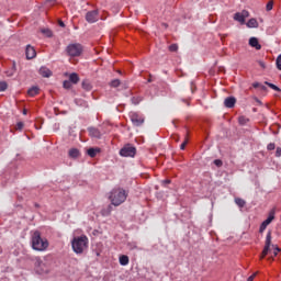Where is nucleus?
Segmentation results:
<instances>
[{"label": "nucleus", "mask_w": 281, "mask_h": 281, "mask_svg": "<svg viewBox=\"0 0 281 281\" xmlns=\"http://www.w3.org/2000/svg\"><path fill=\"white\" fill-rule=\"evenodd\" d=\"M34 267L36 273H40V276L49 273L52 269H54V257L47 255L43 258L35 257L34 258Z\"/></svg>", "instance_id": "f257e3e1"}, {"label": "nucleus", "mask_w": 281, "mask_h": 281, "mask_svg": "<svg viewBox=\"0 0 281 281\" xmlns=\"http://www.w3.org/2000/svg\"><path fill=\"white\" fill-rule=\"evenodd\" d=\"M31 245L34 251H47L49 241L41 236V232L34 231L31 235Z\"/></svg>", "instance_id": "f03ea898"}, {"label": "nucleus", "mask_w": 281, "mask_h": 281, "mask_svg": "<svg viewBox=\"0 0 281 281\" xmlns=\"http://www.w3.org/2000/svg\"><path fill=\"white\" fill-rule=\"evenodd\" d=\"M128 198V193H126V190L122 188H116L113 189L110 192L109 200L111 201V204L114 205L115 207L122 205Z\"/></svg>", "instance_id": "7ed1b4c3"}, {"label": "nucleus", "mask_w": 281, "mask_h": 281, "mask_svg": "<svg viewBox=\"0 0 281 281\" xmlns=\"http://www.w3.org/2000/svg\"><path fill=\"white\" fill-rule=\"evenodd\" d=\"M71 247L75 254H78V255L85 254V249L89 247V238L85 235L75 237L71 240Z\"/></svg>", "instance_id": "20e7f679"}, {"label": "nucleus", "mask_w": 281, "mask_h": 281, "mask_svg": "<svg viewBox=\"0 0 281 281\" xmlns=\"http://www.w3.org/2000/svg\"><path fill=\"white\" fill-rule=\"evenodd\" d=\"M65 52L69 58H79V56H82L85 47L80 43H70L67 45Z\"/></svg>", "instance_id": "39448f33"}, {"label": "nucleus", "mask_w": 281, "mask_h": 281, "mask_svg": "<svg viewBox=\"0 0 281 281\" xmlns=\"http://www.w3.org/2000/svg\"><path fill=\"white\" fill-rule=\"evenodd\" d=\"M271 248L273 249L272 254L273 256H278V254H280V248L276 245H271V231H269L267 233V236H266V244H265V247H263V250H262V254H261V260L268 256L269 254H271Z\"/></svg>", "instance_id": "423d86ee"}, {"label": "nucleus", "mask_w": 281, "mask_h": 281, "mask_svg": "<svg viewBox=\"0 0 281 281\" xmlns=\"http://www.w3.org/2000/svg\"><path fill=\"white\" fill-rule=\"evenodd\" d=\"M121 157H135L137 155V148L135 146L127 144L120 150Z\"/></svg>", "instance_id": "0eeeda50"}, {"label": "nucleus", "mask_w": 281, "mask_h": 281, "mask_svg": "<svg viewBox=\"0 0 281 281\" xmlns=\"http://www.w3.org/2000/svg\"><path fill=\"white\" fill-rule=\"evenodd\" d=\"M249 19V11L243 10L241 12H237L234 14V21H237L241 25H245V20Z\"/></svg>", "instance_id": "6e6552de"}, {"label": "nucleus", "mask_w": 281, "mask_h": 281, "mask_svg": "<svg viewBox=\"0 0 281 281\" xmlns=\"http://www.w3.org/2000/svg\"><path fill=\"white\" fill-rule=\"evenodd\" d=\"M100 12L98 10H92L86 13V21L88 23H98Z\"/></svg>", "instance_id": "1a4fd4ad"}, {"label": "nucleus", "mask_w": 281, "mask_h": 281, "mask_svg": "<svg viewBox=\"0 0 281 281\" xmlns=\"http://www.w3.org/2000/svg\"><path fill=\"white\" fill-rule=\"evenodd\" d=\"M131 122L134 126H142L144 124V116L137 114V113H132L130 115Z\"/></svg>", "instance_id": "9d476101"}, {"label": "nucleus", "mask_w": 281, "mask_h": 281, "mask_svg": "<svg viewBox=\"0 0 281 281\" xmlns=\"http://www.w3.org/2000/svg\"><path fill=\"white\" fill-rule=\"evenodd\" d=\"M25 54H26L27 60H32V58H36V49H34L32 45L26 46Z\"/></svg>", "instance_id": "9b49d317"}, {"label": "nucleus", "mask_w": 281, "mask_h": 281, "mask_svg": "<svg viewBox=\"0 0 281 281\" xmlns=\"http://www.w3.org/2000/svg\"><path fill=\"white\" fill-rule=\"evenodd\" d=\"M224 106L226 109H234L236 106V99L234 97H228L224 100Z\"/></svg>", "instance_id": "f8f14e48"}, {"label": "nucleus", "mask_w": 281, "mask_h": 281, "mask_svg": "<svg viewBox=\"0 0 281 281\" xmlns=\"http://www.w3.org/2000/svg\"><path fill=\"white\" fill-rule=\"evenodd\" d=\"M88 133L90 137H95L97 139H100L102 137V133L95 127H89Z\"/></svg>", "instance_id": "ddd939ff"}, {"label": "nucleus", "mask_w": 281, "mask_h": 281, "mask_svg": "<svg viewBox=\"0 0 281 281\" xmlns=\"http://www.w3.org/2000/svg\"><path fill=\"white\" fill-rule=\"evenodd\" d=\"M249 45L250 47H255V49H262V46L260 45V43L258 42V38L256 37H250Z\"/></svg>", "instance_id": "4468645a"}, {"label": "nucleus", "mask_w": 281, "mask_h": 281, "mask_svg": "<svg viewBox=\"0 0 281 281\" xmlns=\"http://www.w3.org/2000/svg\"><path fill=\"white\" fill-rule=\"evenodd\" d=\"M274 218H276V210H271L269 212V215H268L267 220H265L263 223L266 225H271V223L273 222Z\"/></svg>", "instance_id": "2eb2a0df"}, {"label": "nucleus", "mask_w": 281, "mask_h": 281, "mask_svg": "<svg viewBox=\"0 0 281 281\" xmlns=\"http://www.w3.org/2000/svg\"><path fill=\"white\" fill-rule=\"evenodd\" d=\"M4 74L8 78H12V76L16 74V61H13L11 69L7 70Z\"/></svg>", "instance_id": "dca6fc26"}, {"label": "nucleus", "mask_w": 281, "mask_h": 281, "mask_svg": "<svg viewBox=\"0 0 281 281\" xmlns=\"http://www.w3.org/2000/svg\"><path fill=\"white\" fill-rule=\"evenodd\" d=\"M40 75H42L43 78H49L52 76V70L47 67H41Z\"/></svg>", "instance_id": "f3484780"}, {"label": "nucleus", "mask_w": 281, "mask_h": 281, "mask_svg": "<svg viewBox=\"0 0 281 281\" xmlns=\"http://www.w3.org/2000/svg\"><path fill=\"white\" fill-rule=\"evenodd\" d=\"M40 91H41V89H40L38 87L34 86V87H32V88H30V89L27 90V94H29L31 98H34L35 95H38Z\"/></svg>", "instance_id": "a211bd4d"}, {"label": "nucleus", "mask_w": 281, "mask_h": 281, "mask_svg": "<svg viewBox=\"0 0 281 281\" xmlns=\"http://www.w3.org/2000/svg\"><path fill=\"white\" fill-rule=\"evenodd\" d=\"M68 155L71 159H78V157H80V150H78V148H71L69 149Z\"/></svg>", "instance_id": "6ab92c4d"}, {"label": "nucleus", "mask_w": 281, "mask_h": 281, "mask_svg": "<svg viewBox=\"0 0 281 281\" xmlns=\"http://www.w3.org/2000/svg\"><path fill=\"white\" fill-rule=\"evenodd\" d=\"M119 262L122 267H126L128 265V262H131V260L128 259V256L126 255H122L119 258Z\"/></svg>", "instance_id": "aec40b11"}, {"label": "nucleus", "mask_w": 281, "mask_h": 281, "mask_svg": "<svg viewBox=\"0 0 281 281\" xmlns=\"http://www.w3.org/2000/svg\"><path fill=\"white\" fill-rule=\"evenodd\" d=\"M69 81L72 82V85H78V82H80V77H78V74L72 72L69 76Z\"/></svg>", "instance_id": "412c9836"}, {"label": "nucleus", "mask_w": 281, "mask_h": 281, "mask_svg": "<svg viewBox=\"0 0 281 281\" xmlns=\"http://www.w3.org/2000/svg\"><path fill=\"white\" fill-rule=\"evenodd\" d=\"M111 212H113L112 205H108L105 209L101 210L102 216H111Z\"/></svg>", "instance_id": "4be33fe9"}, {"label": "nucleus", "mask_w": 281, "mask_h": 281, "mask_svg": "<svg viewBox=\"0 0 281 281\" xmlns=\"http://www.w3.org/2000/svg\"><path fill=\"white\" fill-rule=\"evenodd\" d=\"M100 153V148H89L87 155L91 158L95 157Z\"/></svg>", "instance_id": "5701e85b"}, {"label": "nucleus", "mask_w": 281, "mask_h": 281, "mask_svg": "<svg viewBox=\"0 0 281 281\" xmlns=\"http://www.w3.org/2000/svg\"><path fill=\"white\" fill-rule=\"evenodd\" d=\"M247 27H258V20L256 19H250L248 22H247Z\"/></svg>", "instance_id": "b1692460"}, {"label": "nucleus", "mask_w": 281, "mask_h": 281, "mask_svg": "<svg viewBox=\"0 0 281 281\" xmlns=\"http://www.w3.org/2000/svg\"><path fill=\"white\" fill-rule=\"evenodd\" d=\"M82 89H85L86 91H91V82H89L88 80L82 81Z\"/></svg>", "instance_id": "393cba45"}, {"label": "nucleus", "mask_w": 281, "mask_h": 281, "mask_svg": "<svg viewBox=\"0 0 281 281\" xmlns=\"http://www.w3.org/2000/svg\"><path fill=\"white\" fill-rule=\"evenodd\" d=\"M235 203L236 205H238L239 207H245V200L237 198L235 199Z\"/></svg>", "instance_id": "a878e982"}, {"label": "nucleus", "mask_w": 281, "mask_h": 281, "mask_svg": "<svg viewBox=\"0 0 281 281\" xmlns=\"http://www.w3.org/2000/svg\"><path fill=\"white\" fill-rule=\"evenodd\" d=\"M267 12H271L273 10V0H270L266 5Z\"/></svg>", "instance_id": "bb28decb"}, {"label": "nucleus", "mask_w": 281, "mask_h": 281, "mask_svg": "<svg viewBox=\"0 0 281 281\" xmlns=\"http://www.w3.org/2000/svg\"><path fill=\"white\" fill-rule=\"evenodd\" d=\"M25 124L23 122H18L15 125V131H23Z\"/></svg>", "instance_id": "cd10ccee"}, {"label": "nucleus", "mask_w": 281, "mask_h": 281, "mask_svg": "<svg viewBox=\"0 0 281 281\" xmlns=\"http://www.w3.org/2000/svg\"><path fill=\"white\" fill-rule=\"evenodd\" d=\"M8 89V82L0 81V91H5Z\"/></svg>", "instance_id": "c85d7f7f"}, {"label": "nucleus", "mask_w": 281, "mask_h": 281, "mask_svg": "<svg viewBox=\"0 0 281 281\" xmlns=\"http://www.w3.org/2000/svg\"><path fill=\"white\" fill-rule=\"evenodd\" d=\"M238 122L239 124L245 125L247 122H249V120L245 116H239Z\"/></svg>", "instance_id": "c756f323"}, {"label": "nucleus", "mask_w": 281, "mask_h": 281, "mask_svg": "<svg viewBox=\"0 0 281 281\" xmlns=\"http://www.w3.org/2000/svg\"><path fill=\"white\" fill-rule=\"evenodd\" d=\"M267 227H269V225L266 224L265 222H262L259 227V233L262 234L265 232V229H267Z\"/></svg>", "instance_id": "7c9ffc66"}, {"label": "nucleus", "mask_w": 281, "mask_h": 281, "mask_svg": "<svg viewBox=\"0 0 281 281\" xmlns=\"http://www.w3.org/2000/svg\"><path fill=\"white\" fill-rule=\"evenodd\" d=\"M121 82L120 79H114L111 81V87L117 88L120 87Z\"/></svg>", "instance_id": "2f4dec72"}, {"label": "nucleus", "mask_w": 281, "mask_h": 281, "mask_svg": "<svg viewBox=\"0 0 281 281\" xmlns=\"http://www.w3.org/2000/svg\"><path fill=\"white\" fill-rule=\"evenodd\" d=\"M266 85H268L270 87V89H273V91H281L280 88H278V86H276L273 83H269L266 81Z\"/></svg>", "instance_id": "473e14b6"}, {"label": "nucleus", "mask_w": 281, "mask_h": 281, "mask_svg": "<svg viewBox=\"0 0 281 281\" xmlns=\"http://www.w3.org/2000/svg\"><path fill=\"white\" fill-rule=\"evenodd\" d=\"M177 49H179V46L177 44H171L169 46V52H177Z\"/></svg>", "instance_id": "72a5a7b5"}, {"label": "nucleus", "mask_w": 281, "mask_h": 281, "mask_svg": "<svg viewBox=\"0 0 281 281\" xmlns=\"http://www.w3.org/2000/svg\"><path fill=\"white\" fill-rule=\"evenodd\" d=\"M64 89H71V81H64Z\"/></svg>", "instance_id": "f704fd0d"}, {"label": "nucleus", "mask_w": 281, "mask_h": 281, "mask_svg": "<svg viewBox=\"0 0 281 281\" xmlns=\"http://www.w3.org/2000/svg\"><path fill=\"white\" fill-rule=\"evenodd\" d=\"M277 67L281 71V55L277 58Z\"/></svg>", "instance_id": "c9c22d12"}, {"label": "nucleus", "mask_w": 281, "mask_h": 281, "mask_svg": "<svg viewBox=\"0 0 281 281\" xmlns=\"http://www.w3.org/2000/svg\"><path fill=\"white\" fill-rule=\"evenodd\" d=\"M186 146H188V139H186V140L180 145V150H186Z\"/></svg>", "instance_id": "e433bc0d"}, {"label": "nucleus", "mask_w": 281, "mask_h": 281, "mask_svg": "<svg viewBox=\"0 0 281 281\" xmlns=\"http://www.w3.org/2000/svg\"><path fill=\"white\" fill-rule=\"evenodd\" d=\"M267 148H268V150H276V144L270 143V144H268Z\"/></svg>", "instance_id": "4c0bfd02"}, {"label": "nucleus", "mask_w": 281, "mask_h": 281, "mask_svg": "<svg viewBox=\"0 0 281 281\" xmlns=\"http://www.w3.org/2000/svg\"><path fill=\"white\" fill-rule=\"evenodd\" d=\"M43 34H46V36L49 38L52 37V32L49 30H42Z\"/></svg>", "instance_id": "58836bf2"}, {"label": "nucleus", "mask_w": 281, "mask_h": 281, "mask_svg": "<svg viewBox=\"0 0 281 281\" xmlns=\"http://www.w3.org/2000/svg\"><path fill=\"white\" fill-rule=\"evenodd\" d=\"M256 276H258V272H255L254 274H251L247 281H254L256 279Z\"/></svg>", "instance_id": "ea45409f"}, {"label": "nucleus", "mask_w": 281, "mask_h": 281, "mask_svg": "<svg viewBox=\"0 0 281 281\" xmlns=\"http://www.w3.org/2000/svg\"><path fill=\"white\" fill-rule=\"evenodd\" d=\"M276 157H281V148L278 147L276 150Z\"/></svg>", "instance_id": "a19ab883"}, {"label": "nucleus", "mask_w": 281, "mask_h": 281, "mask_svg": "<svg viewBox=\"0 0 281 281\" xmlns=\"http://www.w3.org/2000/svg\"><path fill=\"white\" fill-rule=\"evenodd\" d=\"M214 164H215V166H223V161H221V160H214Z\"/></svg>", "instance_id": "79ce46f5"}, {"label": "nucleus", "mask_w": 281, "mask_h": 281, "mask_svg": "<svg viewBox=\"0 0 281 281\" xmlns=\"http://www.w3.org/2000/svg\"><path fill=\"white\" fill-rule=\"evenodd\" d=\"M261 69H265L267 66L265 65V61H258Z\"/></svg>", "instance_id": "37998d69"}, {"label": "nucleus", "mask_w": 281, "mask_h": 281, "mask_svg": "<svg viewBox=\"0 0 281 281\" xmlns=\"http://www.w3.org/2000/svg\"><path fill=\"white\" fill-rule=\"evenodd\" d=\"M46 3H49L50 5H54V3H56V0H46Z\"/></svg>", "instance_id": "c03bdc74"}, {"label": "nucleus", "mask_w": 281, "mask_h": 281, "mask_svg": "<svg viewBox=\"0 0 281 281\" xmlns=\"http://www.w3.org/2000/svg\"><path fill=\"white\" fill-rule=\"evenodd\" d=\"M58 25H59L60 27H65V22H63L61 20H59V21H58Z\"/></svg>", "instance_id": "a18cd8bd"}, {"label": "nucleus", "mask_w": 281, "mask_h": 281, "mask_svg": "<svg viewBox=\"0 0 281 281\" xmlns=\"http://www.w3.org/2000/svg\"><path fill=\"white\" fill-rule=\"evenodd\" d=\"M133 104H139V101L136 98L132 99Z\"/></svg>", "instance_id": "49530a36"}, {"label": "nucleus", "mask_w": 281, "mask_h": 281, "mask_svg": "<svg viewBox=\"0 0 281 281\" xmlns=\"http://www.w3.org/2000/svg\"><path fill=\"white\" fill-rule=\"evenodd\" d=\"M162 184H164V186L170 184V180H168V179H167V180H164V181H162Z\"/></svg>", "instance_id": "de8ad7c7"}, {"label": "nucleus", "mask_w": 281, "mask_h": 281, "mask_svg": "<svg viewBox=\"0 0 281 281\" xmlns=\"http://www.w3.org/2000/svg\"><path fill=\"white\" fill-rule=\"evenodd\" d=\"M252 87H254L255 89H258V87H260V83L255 82V83L252 85Z\"/></svg>", "instance_id": "09e8293b"}]
</instances>
